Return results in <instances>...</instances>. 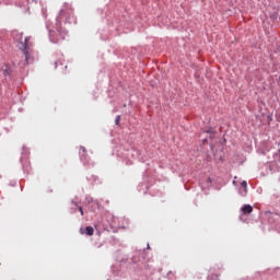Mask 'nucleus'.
I'll return each instance as SVG.
<instances>
[{
	"instance_id": "f257e3e1",
	"label": "nucleus",
	"mask_w": 280,
	"mask_h": 280,
	"mask_svg": "<svg viewBox=\"0 0 280 280\" xmlns=\"http://www.w3.org/2000/svg\"><path fill=\"white\" fill-rule=\"evenodd\" d=\"M28 40L30 37H25L24 42H21L22 47H20V49L24 51L26 62H30V46L27 45Z\"/></svg>"
},
{
	"instance_id": "f03ea898",
	"label": "nucleus",
	"mask_w": 280,
	"mask_h": 280,
	"mask_svg": "<svg viewBox=\"0 0 280 280\" xmlns=\"http://www.w3.org/2000/svg\"><path fill=\"white\" fill-rule=\"evenodd\" d=\"M95 233V230L93 229V226H86L85 230L83 228L80 229V234L81 235H88L89 237L93 236V234Z\"/></svg>"
},
{
	"instance_id": "7ed1b4c3",
	"label": "nucleus",
	"mask_w": 280,
	"mask_h": 280,
	"mask_svg": "<svg viewBox=\"0 0 280 280\" xmlns=\"http://www.w3.org/2000/svg\"><path fill=\"white\" fill-rule=\"evenodd\" d=\"M241 211L243 212L244 215L249 214V213L253 211V206H250V205H245V206L241 209Z\"/></svg>"
},
{
	"instance_id": "20e7f679",
	"label": "nucleus",
	"mask_w": 280,
	"mask_h": 280,
	"mask_svg": "<svg viewBox=\"0 0 280 280\" xmlns=\"http://www.w3.org/2000/svg\"><path fill=\"white\" fill-rule=\"evenodd\" d=\"M2 73H3L4 78H8V75L12 74V69H10L9 66H3Z\"/></svg>"
},
{
	"instance_id": "39448f33",
	"label": "nucleus",
	"mask_w": 280,
	"mask_h": 280,
	"mask_svg": "<svg viewBox=\"0 0 280 280\" xmlns=\"http://www.w3.org/2000/svg\"><path fill=\"white\" fill-rule=\"evenodd\" d=\"M120 121H121V116H117L115 120L116 126H119Z\"/></svg>"
},
{
	"instance_id": "423d86ee",
	"label": "nucleus",
	"mask_w": 280,
	"mask_h": 280,
	"mask_svg": "<svg viewBox=\"0 0 280 280\" xmlns=\"http://www.w3.org/2000/svg\"><path fill=\"white\" fill-rule=\"evenodd\" d=\"M241 185H242V187H245V188L248 187V184L246 182H242Z\"/></svg>"
},
{
	"instance_id": "0eeeda50",
	"label": "nucleus",
	"mask_w": 280,
	"mask_h": 280,
	"mask_svg": "<svg viewBox=\"0 0 280 280\" xmlns=\"http://www.w3.org/2000/svg\"><path fill=\"white\" fill-rule=\"evenodd\" d=\"M79 211H80L81 215H84V210H82V207H79Z\"/></svg>"
}]
</instances>
